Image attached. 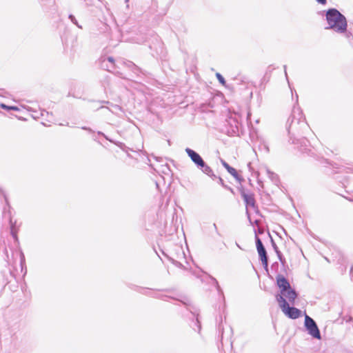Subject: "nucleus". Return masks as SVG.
<instances>
[{
  "label": "nucleus",
  "instance_id": "1",
  "mask_svg": "<svg viewBox=\"0 0 353 353\" xmlns=\"http://www.w3.org/2000/svg\"><path fill=\"white\" fill-rule=\"evenodd\" d=\"M326 21L328 26L325 29H332L338 33H344L347 30V23L345 17L336 8L326 11Z\"/></svg>",
  "mask_w": 353,
  "mask_h": 353
},
{
  "label": "nucleus",
  "instance_id": "2",
  "mask_svg": "<svg viewBox=\"0 0 353 353\" xmlns=\"http://www.w3.org/2000/svg\"><path fill=\"white\" fill-rule=\"evenodd\" d=\"M307 127V123L301 109L294 108L292 115L288 119L287 123V130L289 134H300Z\"/></svg>",
  "mask_w": 353,
  "mask_h": 353
},
{
  "label": "nucleus",
  "instance_id": "3",
  "mask_svg": "<svg viewBox=\"0 0 353 353\" xmlns=\"http://www.w3.org/2000/svg\"><path fill=\"white\" fill-rule=\"evenodd\" d=\"M185 152L190 158L192 161L196 165L197 168L201 170L202 172L212 177V179H215L216 177L211 168L206 164V163L199 153L189 148H185Z\"/></svg>",
  "mask_w": 353,
  "mask_h": 353
},
{
  "label": "nucleus",
  "instance_id": "4",
  "mask_svg": "<svg viewBox=\"0 0 353 353\" xmlns=\"http://www.w3.org/2000/svg\"><path fill=\"white\" fill-rule=\"evenodd\" d=\"M276 300L278 302L282 312L288 318L292 319H296L301 316V310L294 307H290L286 299L283 298V296H276Z\"/></svg>",
  "mask_w": 353,
  "mask_h": 353
},
{
  "label": "nucleus",
  "instance_id": "5",
  "mask_svg": "<svg viewBox=\"0 0 353 353\" xmlns=\"http://www.w3.org/2000/svg\"><path fill=\"white\" fill-rule=\"evenodd\" d=\"M304 325L310 335L316 339H321V332L314 320L305 314Z\"/></svg>",
  "mask_w": 353,
  "mask_h": 353
},
{
  "label": "nucleus",
  "instance_id": "6",
  "mask_svg": "<svg viewBox=\"0 0 353 353\" xmlns=\"http://www.w3.org/2000/svg\"><path fill=\"white\" fill-rule=\"evenodd\" d=\"M255 242L256 247L259 254V256L261 261L262 265L264 269L268 271V257L267 251L260 239V238L256 234L255 235Z\"/></svg>",
  "mask_w": 353,
  "mask_h": 353
},
{
  "label": "nucleus",
  "instance_id": "7",
  "mask_svg": "<svg viewBox=\"0 0 353 353\" xmlns=\"http://www.w3.org/2000/svg\"><path fill=\"white\" fill-rule=\"evenodd\" d=\"M276 284L281 290V293L285 292L291 286L288 279L281 274L276 276Z\"/></svg>",
  "mask_w": 353,
  "mask_h": 353
},
{
  "label": "nucleus",
  "instance_id": "8",
  "mask_svg": "<svg viewBox=\"0 0 353 353\" xmlns=\"http://www.w3.org/2000/svg\"><path fill=\"white\" fill-rule=\"evenodd\" d=\"M276 296H283V298L286 297L288 299L290 303L294 305L298 294L295 290L292 289L290 286V288L288 289L285 292L278 294Z\"/></svg>",
  "mask_w": 353,
  "mask_h": 353
},
{
  "label": "nucleus",
  "instance_id": "9",
  "mask_svg": "<svg viewBox=\"0 0 353 353\" xmlns=\"http://www.w3.org/2000/svg\"><path fill=\"white\" fill-rule=\"evenodd\" d=\"M221 164L227 170V171L233 176L237 181H241L243 180V179L238 174L236 170L231 167L227 162H225L224 160H221Z\"/></svg>",
  "mask_w": 353,
  "mask_h": 353
},
{
  "label": "nucleus",
  "instance_id": "10",
  "mask_svg": "<svg viewBox=\"0 0 353 353\" xmlns=\"http://www.w3.org/2000/svg\"><path fill=\"white\" fill-rule=\"evenodd\" d=\"M102 66L106 67L108 71H111L112 69L115 68L117 66L114 63V59L112 57H108L102 61Z\"/></svg>",
  "mask_w": 353,
  "mask_h": 353
},
{
  "label": "nucleus",
  "instance_id": "11",
  "mask_svg": "<svg viewBox=\"0 0 353 353\" xmlns=\"http://www.w3.org/2000/svg\"><path fill=\"white\" fill-rule=\"evenodd\" d=\"M241 196L243 199L245 203L247 205H250L254 207L255 205V200L253 194H246L244 192H241Z\"/></svg>",
  "mask_w": 353,
  "mask_h": 353
},
{
  "label": "nucleus",
  "instance_id": "12",
  "mask_svg": "<svg viewBox=\"0 0 353 353\" xmlns=\"http://www.w3.org/2000/svg\"><path fill=\"white\" fill-rule=\"evenodd\" d=\"M123 64H125L128 68H129L133 72L137 73L139 71V68L134 63L131 61H124Z\"/></svg>",
  "mask_w": 353,
  "mask_h": 353
},
{
  "label": "nucleus",
  "instance_id": "13",
  "mask_svg": "<svg viewBox=\"0 0 353 353\" xmlns=\"http://www.w3.org/2000/svg\"><path fill=\"white\" fill-rule=\"evenodd\" d=\"M266 172H267L268 177L271 179V181L273 183H276L279 181V177L276 174L270 171L269 169H266Z\"/></svg>",
  "mask_w": 353,
  "mask_h": 353
},
{
  "label": "nucleus",
  "instance_id": "14",
  "mask_svg": "<svg viewBox=\"0 0 353 353\" xmlns=\"http://www.w3.org/2000/svg\"><path fill=\"white\" fill-rule=\"evenodd\" d=\"M276 254L278 256V259L280 261V262L281 263V264L283 265H285L286 261H285V259L284 258V256H283L280 250L276 252Z\"/></svg>",
  "mask_w": 353,
  "mask_h": 353
},
{
  "label": "nucleus",
  "instance_id": "15",
  "mask_svg": "<svg viewBox=\"0 0 353 353\" xmlns=\"http://www.w3.org/2000/svg\"><path fill=\"white\" fill-rule=\"evenodd\" d=\"M68 18L70 19V20L71 21V22L72 23L76 25L78 28H82V27L79 24L77 20L76 19V18H75V17L74 15L70 14Z\"/></svg>",
  "mask_w": 353,
  "mask_h": 353
},
{
  "label": "nucleus",
  "instance_id": "16",
  "mask_svg": "<svg viewBox=\"0 0 353 353\" xmlns=\"http://www.w3.org/2000/svg\"><path fill=\"white\" fill-rule=\"evenodd\" d=\"M1 107L4 110H18L19 108L17 106H8L7 105H5L3 103L1 104Z\"/></svg>",
  "mask_w": 353,
  "mask_h": 353
},
{
  "label": "nucleus",
  "instance_id": "17",
  "mask_svg": "<svg viewBox=\"0 0 353 353\" xmlns=\"http://www.w3.org/2000/svg\"><path fill=\"white\" fill-rule=\"evenodd\" d=\"M268 236L270 238V242H271L272 248L274 249V252H276L279 251V249L270 233H268Z\"/></svg>",
  "mask_w": 353,
  "mask_h": 353
},
{
  "label": "nucleus",
  "instance_id": "18",
  "mask_svg": "<svg viewBox=\"0 0 353 353\" xmlns=\"http://www.w3.org/2000/svg\"><path fill=\"white\" fill-rule=\"evenodd\" d=\"M165 256H166L168 258V259H169V260H170V261H171L174 265H175L176 266H177V267H179V268H182V267H183V265H182V263H180V262H179V261H176V260H174L173 258H172V257H170V256H167V255H165Z\"/></svg>",
  "mask_w": 353,
  "mask_h": 353
},
{
  "label": "nucleus",
  "instance_id": "19",
  "mask_svg": "<svg viewBox=\"0 0 353 353\" xmlns=\"http://www.w3.org/2000/svg\"><path fill=\"white\" fill-rule=\"evenodd\" d=\"M216 78L219 80L220 83H221L222 85H225V84L226 81H225V79L223 78V77L220 73L217 72L216 74Z\"/></svg>",
  "mask_w": 353,
  "mask_h": 353
},
{
  "label": "nucleus",
  "instance_id": "20",
  "mask_svg": "<svg viewBox=\"0 0 353 353\" xmlns=\"http://www.w3.org/2000/svg\"><path fill=\"white\" fill-rule=\"evenodd\" d=\"M196 323L197 327H198V332H200L201 326L200 322L199 321V314L196 315Z\"/></svg>",
  "mask_w": 353,
  "mask_h": 353
},
{
  "label": "nucleus",
  "instance_id": "21",
  "mask_svg": "<svg viewBox=\"0 0 353 353\" xmlns=\"http://www.w3.org/2000/svg\"><path fill=\"white\" fill-rule=\"evenodd\" d=\"M319 3L325 5L327 3V0H316Z\"/></svg>",
  "mask_w": 353,
  "mask_h": 353
},
{
  "label": "nucleus",
  "instance_id": "22",
  "mask_svg": "<svg viewBox=\"0 0 353 353\" xmlns=\"http://www.w3.org/2000/svg\"><path fill=\"white\" fill-rule=\"evenodd\" d=\"M213 228L215 229V231L217 233L218 235H220L218 230H217V227H216V225L215 223L213 224Z\"/></svg>",
  "mask_w": 353,
  "mask_h": 353
},
{
  "label": "nucleus",
  "instance_id": "23",
  "mask_svg": "<svg viewBox=\"0 0 353 353\" xmlns=\"http://www.w3.org/2000/svg\"><path fill=\"white\" fill-rule=\"evenodd\" d=\"M81 129L83 130H88L89 132H92V129L90 128H87V127H82Z\"/></svg>",
  "mask_w": 353,
  "mask_h": 353
},
{
  "label": "nucleus",
  "instance_id": "24",
  "mask_svg": "<svg viewBox=\"0 0 353 353\" xmlns=\"http://www.w3.org/2000/svg\"><path fill=\"white\" fill-rule=\"evenodd\" d=\"M213 280H214V282L216 283L217 290H218L219 291V290H220V286L219 285L217 281H216L215 279H213Z\"/></svg>",
  "mask_w": 353,
  "mask_h": 353
},
{
  "label": "nucleus",
  "instance_id": "25",
  "mask_svg": "<svg viewBox=\"0 0 353 353\" xmlns=\"http://www.w3.org/2000/svg\"><path fill=\"white\" fill-rule=\"evenodd\" d=\"M299 140L296 139L295 138L292 140V143L294 144L298 143Z\"/></svg>",
  "mask_w": 353,
  "mask_h": 353
},
{
  "label": "nucleus",
  "instance_id": "26",
  "mask_svg": "<svg viewBox=\"0 0 353 353\" xmlns=\"http://www.w3.org/2000/svg\"><path fill=\"white\" fill-rule=\"evenodd\" d=\"M177 250L181 252L183 254H184L183 252V250H182V248H180V247H177Z\"/></svg>",
  "mask_w": 353,
  "mask_h": 353
},
{
  "label": "nucleus",
  "instance_id": "27",
  "mask_svg": "<svg viewBox=\"0 0 353 353\" xmlns=\"http://www.w3.org/2000/svg\"><path fill=\"white\" fill-rule=\"evenodd\" d=\"M258 232H259V234H262V233L263 232V229H261V228H259V229H258Z\"/></svg>",
  "mask_w": 353,
  "mask_h": 353
},
{
  "label": "nucleus",
  "instance_id": "28",
  "mask_svg": "<svg viewBox=\"0 0 353 353\" xmlns=\"http://www.w3.org/2000/svg\"><path fill=\"white\" fill-rule=\"evenodd\" d=\"M283 68H284V71H285V77H287V71H286V68L287 67H286V65H284Z\"/></svg>",
  "mask_w": 353,
  "mask_h": 353
},
{
  "label": "nucleus",
  "instance_id": "29",
  "mask_svg": "<svg viewBox=\"0 0 353 353\" xmlns=\"http://www.w3.org/2000/svg\"><path fill=\"white\" fill-rule=\"evenodd\" d=\"M301 150L303 152H307V149H306V148H301Z\"/></svg>",
  "mask_w": 353,
  "mask_h": 353
},
{
  "label": "nucleus",
  "instance_id": "30",
  "mask_svg": "<svg viewBox=\"0 0 353 353\" xmlns=\"http://www.w3.org/2000/svg\"><path fill=\"white\" fill-rule=\"evenodd\" d=\"M302 142H303V143H304V145H305L306 142H307V140H306V139H303V140H302Z\"/></svg>",
  "mask_w": 353,
  "mask_h": 353
},
{
  "label": "nucleus",
  "instance_id": "31",
  "mask_svg": "<svg viewBox=\"0 0 353 353\" xmlns=\"http://www.w3.org/2000/svg\"><path fill=\"white\" fill-rule=\"evenodd\" d=\"M219 181L222 185L223 184V181L221 177H219Z\"/></svg>",
  "mask_w": 353,
  "mask_h": 353
},
{
  "label": "nucleus",
  "instance_id": "32",
  "mask_svg": "<svg viewBox=\"0 0 353 353\" xmlns=\"http://www.w3.org/2000/svg\"><path fill=\"white\" fill-rule=\"evenodd\" d=\"M44 112H46V111H45V110H43V111L41 112V115H42V116H43V115H44V114H43ZM46 113L48 114V112H46Z\"/></svg>",
  "mask_w": 353,
  "mask_h": 353
},
{
  "label": "nucleus",
  "instance_id": "33",
  "mask_svg": "<svg viewBox=\"0 0 353 353\" xmlns=\"http://www.w3.org/2000/svg\"><path fill=\"white\" fill-rule=\"evenodd\" d=\"M98 134H101V135H103V136H105V134H104L103 132H98Z\"/></svg>",
  "mask_w": 353,
  "mask_h": 353
},
{
  "label": "nucleus",
  "instance_id": "34",
  "mask_svg": "<svg viewBox=\"0 0 353 353\" xmlns=\"http://www.w3.org/2000/svg\"><path fill=\"white\" fill-rule=\"evenodd\" d=\"M350 201L353 202V199H350Z\"/></svg>",
  "mask_w": 353,
  "mask_h": 353
},
{
  "label": "nucleus",
  "instance_id": "35",
  "mask_svg": "<svg viewBox=\"0 0 353 353\" xmlns=\"http://www.w3.org/2000/svg\"><path fill=\"white\" fill-rule=\"evenodd\" d=\"M125 1L127 2V1H128V0H125Z\"/></svg>",
  "mask_w": 353,
  "mask_h": 353
}]
</instances>
